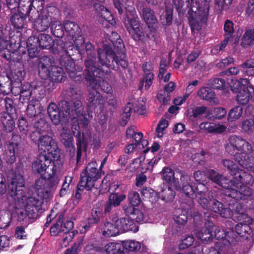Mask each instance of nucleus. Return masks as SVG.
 <instances>
[{
	"mask_svg": "<svg viewBox=\"0 0 254 254\" xmlns=\"http://www.w3.org/2000/svg\"><path fill=\"white\" fill-rule=\"evenodd\" d=\"M64 99L58 106L54 102L49 104L47 112L52 123L55 125L65 124L70 117L83 115V108L81 101L82 94L76 85L70 84L64 91Z\"/></svg>",
	"mask_w": 254,
	"mask_h": 254,
	"instance_id": "obj_1",
	"label": "nucleus"
},
{
	"mask_svg": "<svg viewBox=\"0 0 254 254\" xmlns=\"http://www.w3.org/2000/svg\"><path fill=\"white\" fill-rule=\"evenodd\" d=\"M208 178L219 186L225 189L224 192L219 193L218 197L224 203L230 205L234 202L245 203L247 209H254V198L253 196V190L249 186L241 185L236 190L229 188L230 180L214 170L207 171Z\"/></svg>",
	"mask_w": 254,
	"mask_h": 254,
	"instance_id": "obj_2",
	"label": "nucleus"
},
{
	"mask_svg": "<svg viewBox=\"0 0 254 254\" xmlns=\"http://www.w3.org/2000/svg\"><path fill=\"white\" fill-rule=\"evenodd\" d=\"M109 40L113 46L105 44L103 48L98 49L99 62L103 64L113 66L115 70H118L120 66L126 69L128 66V62L123 40L116 32L111 33Z\"/></svg>",
	"mask_w": 254,
	"mask_h": 254,
	"instance_id": "obj_3",
	"label": "nucleus"
},
{
	"mask_svg": "<svg viewBox=\"0 0 254 254\" xmlns=\"http://www.w3.org/2000/svg\"><path fill=\"white\" fill-rule=\"evenodd\" d=\"M178 11L185 12L188 10V19L191 33L200 31L206 25L209 6L208 3L200 5L199 0H172Z\"/></svg>",
	"mask_w": 254,
	"mask_h": 254,
	"instance_id": "obj_4",
	"label": "nucleus"
},
{
	"mask_svg": "<svg viewBox=\"0 0 254 254\" xmlns=\"http://www.w3.org/2000/svg\"><path fill=\"white\" fill-rule=\"evenodd\" d=\"M32 83L25 82L21 84L20 86H16L8 76H0V93L3 95H8L12 93L14 96L20 95V101L24 104L30 99V95L41 90V86Z\"/></svg>",
	"mask_w": 254,
	"mask_h": 254,
	"instance_id": "obj_5",
	"label": "nucleus"
},
{
	"mask_svg": "<svg viewBox=\"0 0 254 254\" xmlns=\"http://www.w3.org/2000/svg\"><path fill=\"white\" fill-rule=\"evenodd\" d=\"M124 23L129 35L135 41L144 42L146 38H149V35L146 33L145 28L140 25L134 7L127 8Z\"/></svg>",
	"mask_w": 254,
	"mask_h": 254,
	"instance_id": "obj_6",
	"label": "nucleus"
},
{
	"mask_svg": "<svg viewBox=\"0 0 254 254\" xmlns=\"http://www.w3.org/2000/svg\"><path fill=\"white\" fill-rule=\"evenodd\" d=\"M8 190L15 201L24 203L27 198L26 188L24 177L20 173L11 170L7 173Z\"/></svg>",
	"mask_w": 254,
	"mask_h": 254,
	"instance_id": "obj_7",
	"label": "nucleus"
},
{
	"mask_svg": "<svg viewBox=\"0 0 254 254\" xmlns=\"http://www.w3.org/2000/svg\"><path fill=\"white\" fill-rule=\"evenodd\" d=\"M58 169L56 168L47 175L35 181V190L39 195L46 199V201L52 197V192L56 189L59 183V179L56 174Z\"/></svg>",
	"mask_w": 254,
	"mask_h": 254,
	"instance_id": "obj_8",
	"label": "nucleus"
},
{
	"mask_svg": "<svg viewBox=\"0 0 254 254\" xmlns=\"http://www.w3.org/2000/svg\"><path fill=\"white\" fill-rule=\"evenodd\" d=\"M56 10L53 6H48L40 8L35 13L30 15L29 19L34 23L35 29L40 32L46 31L56 20L53 15V12Z\"/></svg>",
	"mask_w": 254,
	"mask_h": 254,
	"instance_id": "obj_9",
	"label": "nucleus"
},
{
	"mask_svg": "<svg viewBox=\"0 0 254 254\" xmlns=\"http://www.w3.org/2000/svg\"><path fill=\"white\" fill-rule=\"evenodd\" d=\"M226 151L233 156V159L236 161L238 154L245 155L250 154L253 151L251 144L246 139L240 136L231 135L228 138V142L225 146Z\"/></svg>",
	"mask_w": 254,
	"mask_h": 254,
	"instance_id": "obj_10",
	"label": "nucleus"
},
{
	"mask_svg": "<svg viewBox=\"0 0 254 254\" xmlns=\"http://www.w3.org/2000/svg\"><path fill=\"white\" fill-rule=\"evenodd\" d=\"M95 161L89 162L80 174V184L84 185L86 190H91L94 187L95 182L104 174L102 171L98 170Z\"/></svg>",
	"mask_w": 254,
	"mask_h": 254,
	"instance_id": "obj_11",
	"label": "nucleus"
},
{
	"mask_svg": "<svg viewBox=\"0 0 254 254\" xmlns=\"http://www.w3.org/2000/svg\"><path fill=\"white\" fill-rule=\"evenodd\" d=\"M61 165V160L54 159L53 161L47 154L41 153L33 163L32 169L42 177L46 175V173L48 174L56 168H60Z\"/></svg>",
	"mask_w": 254,
	"mask_h": 254,
	"instance_id": "obj_12",
	"label": "nucleus"
},
{
	"mask_svg": "<svg viewBox=\"0 0 254 254\" xmlns=\"http://www.w3.org/2000/svg\"><path fill=\"white\" fill-rule=\"evenodd\" d=\"M13 38L7 40L6 37L3 35L0 37V51L7 50V54L4 53L3 57L9 62H14V55L15 53H20V40L14 41Z\"/></svg>",
	"mask_w": 254,
	"mask_h": 254,
	"instance_id": "obj_13",
	"label": "nucleus"
},
{
	"mask_svg": "<svg viewBox=\"0 0 254 254\" xmlns=\"http://www.w3.org/2000/svg\"><path fill=\"white\" fill-rule=\"evenodd\" d=\"M110 67L105 66H96L94 69H92V71L88 72L87 68L84 70L85 79L90 82V85L93 89L92 90H97L100 87V84L98 83L96 77L102 78L106 75H108L111 73Z\"/></svg>",
	"mask_w": 254,
	"mask_h": 254,
	"instance_id": "obj_14",
	"label": "nucleus"
},
{
	"mask_svg": "<svg viewBox=\"0 0 254 254\" xmlns=\"http://www.w3.org/2000/svg\"><path fill=\"white\" fill-rule=\"evenodd\" d=\"M204 217H207L208 220L205 223V227L200 230L195 229L194 233L197 238L205 243L212 241L213 238L219 239L222 238L219 234L213 233V229H216L214 227V223L209 219L210 213H204Z\"/></svg>",
	"mask_w": 254,
	"mask_h": 254,
	"instance_id": "obj_15",
	"label": "nucleus"
},
{
	"mask_svg": "<svg viewBox=\"0 0 254 254\" xmlns=\"http://www.w3.org/2000/svg\"><path fill=\"white\" fill-rule=\"evenodd\" d=\"M221 192H224V190H219L217 191L213 190L208 192V197H212L211 205L209 210L219 214L222 217L227 218L232 216V211L230 208L224 207L223 203L217 199L221 200L218 197L219 196V193Z\"/></svg>",
	"mask_w": 254,
	"mask_h": 254,
	"instance_id": "obj_16",
	"label": "nucleus"
},
{
	"mask_svg": "<svg viewBox=\"0 0 254 254\" xmlns=\"http://www.w3.org/2000/svg\"><path fill=\"white\" fill-rule=\"evenodd\" d=\"M85 51L87 54V57L84 60V63L85 68H87L88 72L92 71V69H94L96 66H105L110 67L113 69V66L108 64H103L101 63L99 59V54L98 50L97 51V57L96 54L94 47L90 42H87L85 45Z\"/></svg>",
	"mask_w": 254,
	"mask_h": 254,
	"instance_id": "obj_17",
	"label": "nucleus"
},
{
	"mask_svg": "<svg viewBox=\"0 0 254 254\" xmlns=\"http://www.w3.org/2000/svg\"><path fill=\"white\" fill-rule=\"evenodd\" d=\"M38 40H37L33 37H29L27 40V51L25 50L21 51L20 47V53H15L20 54V59L17 58L18 60H20L22 62H29V59H33L38 57L39 56L41 48L37 44Z\"/></svg>",
	"mask_w": 254,
	"mask_h": 254,
	"instance_id": "obj_18",
	"label": "nucleus"
},
{
	"mask_svg": "<svg viewBox=\"0 0 254 254\" xmlns=\"http://www.w3.org/2000/svg\"><path fill=\"white\" fill-rule=\"evenodd\" d=\"M20 141L21 137L19 135L13 134L11 141L6 142L4 158L7 164L12 165L15 162Z\"/></svg>",
	"mask_w": 254,
	"mask_h": 254,
	"instance_id": "obj_19",
	"label": "nucleus"
},
{
	"mask_svg": "<svg viewBox=\"0 0 254 254\" xmlns=\"http://www.w3.org/2000/svg\"><path fill=\"white\" fill-rule=\"evenodd\" d=\"M44 200H46V199L39 195L38 193L37 197L31 196L27 198L26 207L29 219H36L39 218V213L43 212L42 206Z\"/></svg>",
	"mask_w": 254,
	"mask_h": 254,
	"instance_id": "obj_20",
	"label": "nucleus"
},
{
	"mask_svg": "<svg viewBox=\"0 0 254 254\" xmlns=\"http://www.w3.org/2000/svg\"><path fill=\"white\" fill-rule=\"evenodd\" d=\"M64 214L61 213L58 216L56 222L51 227L50 229V235L55 237L61 235L62 233L68 232L74 227V223L71 220H68L64 223Z\"/></svg>",
	"mask_w": 254,
	"mask_h": 254,
	"instance_id": "obj_21",
	"label": "nucleus"
},
{
	"mask_svg": "<svg viewBox=\"0 0 254 254\" xmlns=\"http://www.w3.org/2000/svg\"><path fill=\"white\" fill-rule=\"evenodd\" d=\"M87 109L88 112H95L96 110L101 111L104 107L105 100L101 93L97 90L89 91L87 96Z\"/></svg>",
	"mask_w": 254,
	"mask_h": 254,
	"instance_id": "obj_22",
	"label": "nucleus"
},
{
	"mask_svg": "<svg viewBox=\"0 0 254 254\" xmlns=\"http://www.w3.org/2000/svg\"><path fill=\"white\" fill-rule=\"evenodd\" d=\"M110 220H113L116 225L119 234L128 231L136 232L138 231V227L134 222L129 218L121 217L119 218L116 215L110 216Z\"/></svg>",
	"mask_w": 254,
	"mask_h": 254,
	"instance_id": "obj_23",
	"label": "nucleus"
},
{
	"mask_svg": "<svg viewBox=\"0 0 254 254\" xmlns=\"http://www.w3.org/2000/svg\"><path fill=\"white\" fill-rule=\"evenodd\" d=\"M64 30L75 44H82L84 43L81 29L76 23L67 21L64 23Z\"/></svg>",
	"mask_w": 254,
	"mask_h": 254,
	"instance_id": "obj_24",
	"label": "nucleus"
},
{
	"mask_svg": "<svg viewBox=\"0 0 254 254\" xmlns=\"http://www.w3.org/2000/svg\"><path fill=\"white\" fill-rule=\"evenodd\" d=\"M79 126L75 127V130H72L73 135L76 138V144L77 146L76 162L78 163L81 159L82 151H86L88 142L84 133L81 136V132Z\"/></svg>",
	"mask_w": 254,
	"mask_h": 254,
	"instance_id": "obj_25",
	"label": "nucleus"
},
{
	"mask_svg": "<svg viewBox=\"0 0 254 254\" xmlns=\"http://www.w3.org/2000/svg\"><path fill=\"white\" fill-rule=\"evenodd\" d=\"M37 145L39 149L43 151L42 152V153L47 154L49 156L53 151H56L58 148L56 141L51 136L47 134H43Z\"/></svg>",
	"mask_w": 254,
	"mask_h": 254,
	"instance_id": "obj_26",
	"label": "nucleus"
},
{
	"mask_svg": "<svg viewBox=\"0 0 254 254\" xmlns=\"http://www.w3.org/2000/svg\"><path fill=\"white\" fill-rule=\"evenodd\" d=\"M242 216H244V218L247 220L236 225L235 226V232L241 237L248 238L253 232L250 227L253 220L251 217H248L247 214H243Z\"/></svg>",
	"mask_w": 254,
	"mask_h": 254,
	"instance_id": "obj_27",
	"label": "nucleus"
},
{
	"mask_svg": "<svg viewBox=\"0 0 254 254\" xmlns=\"http://www.w3.org/2000/svg\"><path fill=\"white\" fill-rule=\"evenodd\" d=\"M232 181L235 185L241 184L242 185L252 186L254 183V178L252 175L240 169L233 177Z\"/></svg>",
	"mask_w": 254,
	"mask_h": 254,
	"instance_id": "obj_28",
	"label": "nucleus"
},
{
	"mask_svg": "<svg viewBox=\"0 0 254 254\" xmlns=\"http://www.w3.org/2000/svg\"><path fill=\"white\" fill-rule=\"evenodd\" d=\"M162 179L174 188L177 189L179 187V182L175 177L174 171L169 167H164L160 172Z\"/></svg>",
	"mask_w": 254,
	"mask_h": 254,
	"instance_id": "obj_29",
	"label": "nucleus"
},
{
	"mask_svg": "<svg viewBox=\"0 0 254 254\" xmlns=\"http://www.w3.org/2000/svg\"><path fill=\"white\" fill-rule=\"evenodd\" d=\"M93 7L97 13V15L99 17L103 18L112 25L115 24L116 20L110 11L107 8L99 3H94Z\"/></svg>",
	"mask_w": 254,
	"mask_h": 254,
	"instance_id": "obj_30",
	"label": "nucleus"
},
{
	"mask_svg": "<svg viewBox=\"0 0 254 254\" xmlns=\"http://www.w3.org/2000/svg\"><path fill=\"white\" fill-rule=\"evenodd\" d=\"M36 10L33 0H19L18 11L22 14L27 15L29 19L30 15H32Z\"/></svg>",
	"mask_w": 254,
	"mask_h": 254,
	"instance_id": "obj_31",
	"label": "nucleus"
},
{
	"mask_svg": "<svg viewBox=\"0 0 254 254\" xmlns=\"http://www.w3.org/2000/svg\"><path fill=\"white\" fill-rule=\"evenodd\" d=\"M254 94V87L252 86L244 87L243 89L238 93L236 100L241 105L247 104Z\"/></svg>",
	"mask_w": 254,
	"mask_h": 254,
	"instance_id": "obj_32",
	"label": "nucleus"
},
{
	"mask_svg": "<svg viewBox=\"0 0 254 254\" xmlns=\"http://www.w3.org/2000/svg\"><path fill=\"white\" fill-rule=\"evenodd\" d=\"M59 64L62 67L64 68L66 72L69 74L77 70L76 65L74 58L66 55H62L59 60Z\"/></svg>",
	"mask_w": 254,
	"mask_h": 254,
	"instance_id": "obj_33",
	"label": "nucleus"
},
{
	"mask_svg": "<svg viewBox=\"0 0 254 254\" xmlns=\"http://www.w3.org/2000/svg\"><path fill=\"white\" fill-rule=\"evenodd\" d=\"M236 162L248 171L254 172V157L246 154L242 156L241 154H238L236 157Z\"/></svg>",
	"mask_w": 254,
	"mask_h": 254,
	"instance_id": "obj_34",
	"label": "nucleus"
},
{
	"mask_svg": "<svg viewBox=\"0 0 254 254\" xmlns=\"http://www.w3.org/2000/svg\"><path fill=\"white\" fill-rule=\"evenodd\" d=\"M13 116V114H9L7 112L0 113V122L4 130L7 132H11L15 128V122Z\"/></svg>",
	"mask_w": 254,
	"mask_h": 254,
	"instance_id": "obj_35",
	"label": "nucleus"
},
{
	"mask_svg": "<svg viewBox=\"0 0 254 254\" xmlns=\"http://www.w3.org/2000/svg\"><path fill=\"white\" fill-rule=\"evenodd\" d=\"M104 217L103 207L101 204L98 203L93 205L88 218L98 225L103 220Z\"/></svg>",
	"mask_w": 254,
	"mask_h": 254,
	"instance_id": "obj_36",
	"label": "nucleus"
},
{
	"mask_svg": "<svg viewBox=\"0 0 254 254\" xmlns=\"http://www.w3.org/2000/svg\"><path fill=\"white\" fill-rule=\"evenodd\" d=\"M30 37H33L37 40H38L37 44L41 49H50L51 47H52V45L54 40L52 37L49 34L41 33L39 34L38 36H31Z\"/></svg>",
	"mask_w": 254,
	"mask_h": 254,
	"instance_id": "obj_37",
	"label": "nucleus"
},
{
	"mask_svg": "<svg viewBox=\"0 0 254 254\" xmlns=\"http://www.w3.org/2000/svg\"><path fill=\"white\" fill-rule=\"evenodd\" d=\"M32 83H36L35 84L40 87L41 86L42 88H41V90H39L40 91H38L37 92H36L35 94H32L30 97V98L32 97V99L30 101L29 100L26 103H28V106H33L36 108H43V107L41 105L40 101L38 99L41 98V95H44L45 92L44 86L42 84L41 82L33 81L30 84H32ZM25 103L26 102L24 103Z\"/></svg>",
	"mask_w": 254,
	"mask_h": 254,
	"instance_id": "obj_38",
	"label": "nucleus"
},
{
	"mask_svg": "<svg viewBox=\"0 0 254 254\" xmlns=\"http://www.w3.org/2000/svg\"><path fill=\"white\" fill-rule=\"evenodd\" d=\"M27 15L22 14L18 12L15 13L10 17V23L14 29H21L24 28L26 23V19Z\"/></svg>",
	"mask_w": 254,
	"mask_h": 254,
	"instance_id": "obj_39",
	"label": "nucleus"
},
{
	"mask_svg": "<svg viewBox=\"0 0 254 254\" xmlns=\"http://www.w3.org/2000/svg\"><path fill=\"white\" fill-rule=\"evenodd\" d=\"M119 234L116 225L113 220L107 221L104 223V227L102 231V235L105 237H114Z\"/></svg>",
	"mask_w": 254,
	"mask_h": 254,
	"instance_id": "obj_40",
	"label": "nucleus"
},
{
	"mask_svg": "<svg viewBox=\"0 0 254 254\" xmlns=\"http://www.w3.org/2000/svg\"><path fill=\"white\" fill-rule=\"evenodd\" d=\"M254 44V27L246 29L241 42L242 47L246 48Z\"/></svg>",
	"mask_w": 254,
	"mask_h": 254,
	"instance_id": "obj_41",
	"label": "nucleus"
},
{
	"mask_svg": "<svg viewBox=\"0 0 254 254\" xmlns=\"http://www.w3.org/2000/svg\"><path fill=\"white\" fill-rule=\"evenodd\" d=\"M63 67L53 65L51 67V75L50 79L53 82H60L64 81L65 76Z\"/></svg>",
	"mask_w": 254,
	"mask_h": 254,
	"instance_id": "obj_42",
	"label": "nucleus"
},
{
	"mask_svg": "<svg viewBox=\"0 0 254 254\" xmlns=\"http://www.w3.org/2000/svg\"><path fill=\"white\" fill-rule=\"evenodd\" d=\"M25 74L26 72L23 67L16 68L12 70L10 79L16 86H20Z\"/></svg>",
	"mask_w": 254,
	"mask_h": 254,
	"instance_id": "obj_43",
	"label": "nucleus"
},
{
	"mask_svg": "<svg viewBox=\"0 0 254 254\" xmlns=\"http://www.w3.org/2000/svg\"><path fill=\"white\" fill-rule=\"evenodd\" d=\"M142 16L147 24H156L157 19L155 15L154 10L150 7H143L142 10Z\"/></svg>",
	"mask_w": 254,
	"mask_h": 254,
	"instance_id": "obj_44",
	"label": "nucleus"
},
{
	"mask_svg": "<svg viewBox=\"0 0 254 254\" xmlns=\"http://www.w3.org/2000/svg\"><path fill=\"white\" fill-rule=\"evenodd\" d=\"M173 187L168 186L162 188L161 190L158 192V199L161 198L165 202L172 201L175 196V192L172 190Z\"/></svg>",
	"mask_w": 254,
	"mask_h": 254,
	"instance_id": "obj_45",
	"label": "nucleus"
},
{
	"mask_svg": "<svg viewBox=\"0 0 254 254\" xmlns=\"http://www.w3.org/2000/svg\"><path fill=\"white\" fill-rule=\"evenodd\" d=\"M76 46L70 41L65 42V51H64V54L63 55H66L68 56L74 57L75 54H73V52L75 53L79 54V57H80L81 60H82V53L81 51L80 50L79 44H76Z\"/></svg>",
	"mask_w": 254,
	"mask_h": 254,
	"instance_id": "obj_46",
	"label": "nucleus"
},
{
	"mask_svg": "<svg viewBox=\"0 0 254 254\" xmlns=\"http://www.w3.org/2000/svg\"><path fill=\"white\" fill-rule=\"evenodd\" d=\"M122 253L137 252L141 248L140 243L134 240H127L124 241L122 243Z\"/></svg>",
	"mask_w": 254,
	"mask_h": 254,
	"instance_id": "obj_47",
	"label": "nucleus"
},
{
	"mask_svg": "<svg viewBox=\"0 0 254 254\" xmlns=\"http://www.w3.org/2000/svg\"><path fill=\"white\" fill-rule=\"evenodd\" d=\"M140 193L144 199L152 203L156 202L158 200V192L150 187H143Z\"/></svg>",
	"mask_w": 254,
	"mask_h": 254,
	"instance_id": "obj_48",
	"label": "nucleus"
},
{
	"mask_svg": "<svg viewBox=\"0 0 254 254\" xmlns=\"http://www.w3.org/2000/svg\"><path fill=\"white\" fill-rule=\"evenodd\" d=\"M51 32L56 37L62 38L64 33V24L63 25L61 22L58 20H55L51 25Z\"/></svg>",
	"mask_w": 254,
	"mask_h": 254,
	"instance_id": "obj_49",
	"label": "nucleus"
},
{
	"mask_svg": "<svg viewBox=\"0 0 254 254\" xmlns=\"http://www.w3.org/2000/svg\"><path fill=\"white\" fill-rule=\"evenodd\" d=\"M197 95L200 99L210 101L215 99L216 96L215 92L212 89L207 87L200 88Z\"/></svg>",
	"mask_w": 254,
	"mask_h": 254,
	"instance_id": "obj_50",
	"label": "nucleus"
},
{
	"mask_svg": "<svg viewBox=\"0 0 254 254\" xmlns=\"http://www.w3.org/2000/svg\"><path fill=\"white\" fill-rule=\"evenodd\" d=\"M210 114V112L208 111V108L206 106H195L192 109L191 115L190 117L200 119L203 115L207 117Z\"/></svg>",
	"mask_w": 254,
	"mask_h": 254,
	"instance_id": "obj_51",
	"label": "nucleus"
},
{
	"mask_svg": "<svg viewBox=\"0 0 254 254\" xmlns=\"http://www.w3.org/2000/svg\"><path fill=\"white\" fill-rule=\"evenodd\" d=\"M35 130L40 131L43 133H46L48 131L49 125L46 120L40 116L38 119H36L32 122Z\"/></svg>",
	"mask_w": 254,
	"mask_h": 254,
	"instance_id": "obj_52",
	"label": "nucleus"
},
{
	"mask_svg": "<svg viewBox=\"0 0 254 254\" xmlns=\"http://www.w3.org/2000/svg\"><path fill=\"white\" fill-rule=\"evenodd\" d=\"M132 110V104L128 102L124 107V111L121 115L120 125L125 126L130 119L131 111Z\"/></svg>",
	"mask_w": 254,
	"mask_h": 254,
	"instance_id": "obj_53",
	"label": "nucleus"
},
{
	"mask_svg": "<svg viewBox=\"0 0 254 254\" xmlns=\"http://www.w3.org/2000/svg\"><path fill=\"white\" fill-rule=\"evenodd\" d=\"M43 108H36L33 106H27L26 109V115L29 119H32V122H33L36 119H38L39 117L43 116L42 111Z\"/></svg>",
	"mask_w": 254,
	"mask_h": 254,
	"instance_id": "obj_54",
	"label": "nucleus"
},
{
	"mask_svg": "<svg viewBox=\"0 0 254 254\" xmlns=\"http://www.w3.org/2000/svg\"><path fill=\"white\" fill-rule=\"evenodd\" d=\"M62 142L66 148L67 151L69 152L73 151V154H74L75 147L74 146V140L73 136L71 134L65 133L62 136Z\"/></svg>",
	"mask_w": 254,
	"mask_h": 254,
	"instance_id": "obj_55",
	"label": "nucleus"
},
{
	"mask_svg": "<svg viewBox=\"0 0 254 254\" xmlns=\"http://www.w3.org/2000/svg\"><path fill=\"white\" fill-rule=\"evenodd\" d=\"M105 250L108 254H123V246L120 243H110L105 246Z\"/></svg>",
	"mask_w": 254,
	"mask_h": 254,
	"instance_id": "obj_56",
	"label": "nucleus"
},
{
	"mask_svg": "<svg viewBox=\"0 0 254 254\" xmlns=\"http://www.w3.org/2000/svg\"><path fill=\"white\" fill-rule=\"evenodd\" d=\"M243 109L241 106H237L231 109L228 113V121L234 122L239 119L242 115Z\"/></svg>",
	"mask_w": 254,
	"mask_h": 254,
	"instance_id": "obj_57",
	"label": "nucleus"
},
{
	"mask_svg": "<svg viewBox=\"0 0 254 254\" xmlns=\"http://www.w3.org/2000/svg\"><path fill=\"white\" fill-rule=\"evenodd\" d=\"M126 198V195L124 194H118L117 192H112L109 196V201L114 207L119 206L122 201Z\"/></svg>",
	"mask_w": 254,
	"mask_h": 254,
	"instance_id": "obj_58",
	"label": "nucleus"
},
{
	"mask_svg": "<svg viewBox=\"0 0 254 254\" xmlns=\"http://www.w3.org/2000/svg\"><path fill=\"white\" fill-rule=\"evenodd\" d=\"M51 49L54 54H64L65 51V42L62 39H59L54 40Z\"/></svg>",
	"mask_w": 254,
	"mask_h": 254,
	"instance_id": "obj_59",
	"label": "nucleus"
},
{
	"mask_svg": "<svg viewBox=\"0 0 254 254\" xmlns=\"http://www.w3.org/2000/svg\"><path fill=\"white\" fill-rule=\"evenodd\" d=\"M222 163L224 167L229 171V174L233 177L238 172V170L240 169L236 164L229 159H224L222 160Z\"/></svg>",
	"mask_w": 254,
	"mask_h": 254,
	"instance_id": "obj_60",
	"label": "nucleus"
},
{
	"mask_svg": "<svg viewBox=\"0 0 254 254\" xmlns=\"http://www.w3.org/2000/svg\"><path fill=\"white\" fill-rule=\"evenodd\" d=\"M160 19L164 25L170 26L173 21V9L166 6L165 11L160 16Z\"/></svg>",
	"mask_w": 254,
	"mask_h": 254,
	"instance_id": "obj_61",
	"label": "nucleus"
},
{
	"mask_svg": "<svg viewBox=\"0 0 254 254\" xmlns=\"http://www.w3.org/2000/svg\"><path fill=\"white\" fill-rule=\"evenodd\" d=\"M175 222L180 225L185 224L188 219V212L186 209H179L177 215L174 218Z\"/></svg>",
	"mask_w": 254,
	"mask_h": 254,
	"instance_id": "obj_62",
	"label": "nucleus"
},
{
	"mask_svg": "<svg viewBox=\"0 0 254 254\" xmlns=\"http://www.w3.org/2000/svg\"><path fill=\"white\" fill-rule=\"evenodd\" d=\"M209 85L212 89L224 90L226 86V81L222 78H214L209 80Z\"/></svg>",
	"mask_w": 254,
	"mask_h": 254,
	"instance_id": "obj_63",
	"label": "nucleus"
},
{
	"mask_svg": "<svg viewBox=\"0 0 254 254\" xmlns=\"http://www.w3.org/2000/svg\"><path fill=\"white\" fill-rule=\"evenodd\" d=\"M12 215L13 217L17 218L18 221L21 222L23 221L27 216L28 217V212L27 211L26 207L25 209L15 207L13 210Z\"/></svg>",
	"mask_w": 254,
	"mask_h": 254,
	"instance_id": "obj_64",
	"label": "nucleus"
}]
</instances>
